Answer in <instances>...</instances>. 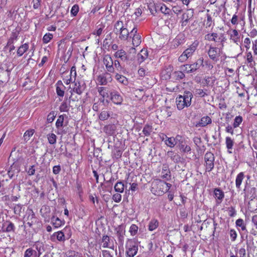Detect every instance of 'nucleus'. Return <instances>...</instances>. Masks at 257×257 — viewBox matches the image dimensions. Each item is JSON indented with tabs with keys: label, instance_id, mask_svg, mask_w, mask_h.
<instances>
[{
	"label": "nucleus",
	"instance_id": "1",
	"mask_svg": "<svg viewBox=\"0 0 257 257\" xmlns=\"http://www.w3.org/2000/svg\"><path fill=\"white\" fill-rule=\"evenodd\" d=\"M193 98L192 93L188 91H185L183 95H179L176 98V103L178 109L181 110L184 107H188L191 104Z\"/></svg>",
	"mask_w": 257,
	"mask_h": 257
},
{
	"label": "nucleus",
	"instance_id": "2",
	"mask_svg": "<svg viewBox=\"0 0 257 257\" xmlns=\"http://www.w3.org/2000/svg\"><path fill=\"white\" fill-rule=\"evenodd\" d=\"M152 191H155V194L161 195L168 192L172 185L161 180H156L152 185Z\"/></svg>",
	"mask_w": 257,
	"mask_h": 257
},
{
	"label": "nucleus",
	"instance_id": "3",
	"mask_svg": "<svg viewBox=\"0 0 257 257\" xmlns=\"http://www.w3.org/2000/svg\"><path fill=\"white\" fill-rule=\"evenodd\" d=\"M125 248L126 257H134L138 252V243L134 239H128L126 242Z\"/></svg>",
	"mask_w": 257,
	"mask_h": 257
},
{
	"label": "nucleus",
	"instance_id": "4",
	"mask_svg": "<svg viewBox=\"0 0 257 257\" xmlns=\"http://www.w3.org/2000/svg\"><path fill=\"white\" fill-rule=\"evenodd\" d=\"M198 46V42L194 41L190 46L187 48L179 57V61L181 62L186 61L189 58L191 57L195 52Z\"/></svg>",
	"mask_w": 257,
	"mask_h": 257
},
{
	"label": "nucleus",
	"instance_id": "5",
	"mask_svg": "<svg viewBox=\"0 0 257 257\" xmlns=\"http://www.w3.org/2000/svg\"><path fill=\"white\" fill-rule=\"evenodd\" d=\"M115 29L116 30V33L119 32V38L120 40L125 41L127 39L130 33L127 29L124 27L122 21H117L115 23Z\"/></svg>",
	"mask_w": 257,
	"mask_h": 257
},
{
	"label": "nucleus",
	"instance_id": "6",
	"mask_svg": "<svg viewBox=\"0 0 257 257\" xmlns=\"http://www.w3.org/2000/svg\"><path fill=\"white\" fill-rule=\"evenodd\" d=\"M177 147L183 153H188L191 151L190 147L187 144L186 141L181 136H176Z\"/></svg>",
	"mask_w": 257,
	"mask_h": 257
},
{
	"label": "nucleus",
	"instance_id": "7",
	"mask_svg": "<svg viewBox=\"0 0 257 257\" xmlns=\"http://www.w3.org/2000/svg\"><path fill=\"white\" fill-rule=\"evenodd\" d=\"M205 162L206 170L207 171H211L214 168V156L211 152H207L204 156Z\"/></svg>",
	"mask_w": 257,
	"mask_h": 257
},
{
	"label": "nucleus",
	"instance_id": "8",
	"mask_svg": "<svg viewBox=\"0 0 257 257\" xmlns=\"http://www.w3.org/2000/svg\"><path fill=\"white\" fill-rule=\"evenodd\" d=\"M113 61L111 57L109 55H104L103 59V63L105 65L106 70L108 72H114Z\"/></svg>",
	"mask_w": 257,
	"mask_h": 257
},
{
	"label": "nucleus",
	"instance_id": "9",
	"mask_svg": "<svg viewBox=\"0 0 257 257\" xmlns=\"http://www.w3.org/2000/svg\"><path fill=\"white\" fill-rule=\"evenodd\" d=\"M131 37L132 38V44L134 47H137L141 44V36L137 33V29L134 27L130 32Z\"/></svg>",
	"mask_w": 257,
	"mask_h": 257
},
{
	"label": "nucleus",
	"instance_id": "10",
	"mask_svg": "<svg viewBox=\"0 0 257 257\" xmlns=\"http://www.w3.org/2000/svg\"><path fill=\"white\" fill-rule=\"evenodd\" d=\"M100 245L104 248H109L114 249V245L113 241L108 235H103L101 238Z\"/></svg>",
	"mask_w": 257,
	"mask_h": 257
},
{
	"label": "nucleus",
	"instance_id": "11",
	"mask_svg": "<svg viewBox=\"0 0 257 257\" xmlns=\"http://www.w3.org/2000/svg\"><path fill=\"white\" fill-rule=\"evenodd\" d=\"M110 99L115 104L120 105L123 101V97L116 90H112L110 92Z\"/></svg>",
	"mask_w": 257,
	"mask_h": 257
},
{
	"label": "nucleus",
	"instance_id": "12",
	"mask_svg": "<svg viewBox=\"0 0 257 257\" xmlns=\"http://www.w3.org/2000/svg\"><path fill=\"white\" fill-rule=\"evenodd\" d=\"M219 51L216 47H210L208 51V54L209 58L214 61L217 62L218 60V58L220 56Z\"/></svg>",
	"mask_w": 257,
	"mask_h": 257
},
{
	"label": "nucleus",
	"instance_id": "13",
	"mask_svg": "<svg viewBox=\"0 0 257 257\" xmlns=\"http://www.w3.org/2000/svg\"><path fill=\"white\" fill-rule=\"evenodd\" d=\"M148 57V52L146 49H142L141 52L138 54L137 56V61L138 64H140L143 62Z\"/></svg>",
	"mask_w": 257,
	"mask_h": 257
},
{
	"label": "nucleus",
	"instance_id": "14",
	"mask_svg": "<svg viewBox=\"0 0 257 257\" xmlns=\"http://www.w3.org/2000/svg\"><path fill=\"white\" fill-rule=\"evenodd\" d=\"M116 235L119 243L122 245L124 241L125 230L121 227H118L116 228Z\"/></svg>",
	"mask_w": 257,
	"mask_h": 257
},
{
	"label": "nucleus",
	"instance_id": "15",
	"mask_svg": "<svg viewBox=\"0 0 257 257\" xmlns=\"http://www.w3.org/2000/svg\"><path fill=\"white\" fill-rule=\"evenodd\" d=\"M230 39L236 44L239 42V33L236 30H232L229 31Z\"/></svg>",
	"mask_w": 257,
	"mask_h": 257
},
{
	"label": "nucleus",
	"instance_id": "16",
	"mask_svg": "<svg viewBox=\"0 0 257 257\" xmlns=\"http://www.w3.org/2000/svg\"><path fill=\"white\" fill-rule=\"evenodd\" d=\"M194 14V10L193 9H189L187 12L182 15L183 24L187 23L188 21L191 19Z\"/></svg>",
	"mask_w": 257,
	"mask_h": 257
},
{
	"label": "nucleus",
	"instance_id": "17",
	"mask_svg": "<svg viewBox=\"0 0 257 257\" xmlns=\"http://www.w3.org/2000/svg\"><path fill=\"white\" fill-rule=\"evenodd\" d=\"M115 58H120L122 60H126L127 59L126 53L124 50L122 49L117 50L114 54Z\"/></svg>",
	"mask_w": 257,
	"mask_h": 257
},
{
	"label": "nucleus",
	"instance_id": "18",
	"mask_svg": "<svg viewBox=\"0 0 257 257\" xmlns=\"http://www.w3.org/2000/svg\"><path fill=\"white\" fill-rule=\"evenodd\" d=\"M113 71L114 72L111 73H114L115 74L116 73H120L123 71V68L118 60H116L113 62Z\"/></svg>",
	"mask_w": 257,
	"mask_h": 257
},
{
	"label": "nucleus",
	"instance_id": "19",
	"mask_svg": "<svg viewBox=\"0 0 257 257\" xmlns=\"http://www.w3.org/2000/svg\"><path fill=\"white\" fill-rule=\"evenodd\" d=\"M235 224L237 227H240L242 231H244L246 233V236L247 237V233L248 232L246 228V225L243 219L241 218L237 219L235 222Z\"/></svg>",
	"mask_w": 257,
	"mask_h": 257
},
{
	"label": "nucleus",
	"instance_id": "20",
	"mask_svg": "<svg viewBox=\"0 0 257 257\" xmlns=\"http://www.w3.org/2000/svg\"><path fill=\"white\" fill-rule=\"evenodd\" d=\"M167 139L165 140V144L170 147V148H173L175 145H176L177 144V141H176V137L175 138L174 137H170L168 138L167 136L166 137Z\"/></svg>",
	"mask_w": 257,
	"mask_h": 257
},
{
	"label": "nucleus",
	"instance_id": "21",
	"mask_svg": "<svg viewBox=\"0 0 257 257\" xmlns=\"http://www.w3.org/2000/svg\"><path fill=\"white\" fill-rule=\"evenodd\" d=\"M212 122L211 119L209 116H206L202 117L199 121L198 125L201 126H205Z\"/></svg>",
	"mask_w": 257,
	"mask_h": 257
},
{
	"label": "nucleus",
	"instance_id": "22",
	"mask_svg": "<svg viewBox=\"0 0 257 257\" xmlns=\"http://www.w3.org/2000/svg\"><path fill=\"white\" fill-rule=\"evenodd\" d=\"M244 177V175L243 172H240L237 175L235 180V186L237 189H240Z\"/></svg>",
	"mask_w": 257,
	"mask_h": 257
},
{
	"label": "nucleus",
	"instance_id": "23",
	"mask_svg": "<svg viewBox=\"0 0 257 257\" xmlns=\"http://www.w3.org/2000/svg\"><path fill=\"white\" fill-rule=\"evenodd\" d=\"M225 144L226 146V148L228 149V152L229 154H231L232 152L230 151V150L232 149L234 145V142L233 140H232L231 138L229 137H226Z\"/></svg>",
	"mask_w": 257,
	"mask_h": 257
},
{
	"label": "nucleus",
	"instance_id": "24",
	"mask_svg": "<svg viewBox=\"0 0 257 257\" xmlns=\"http://www.w3.org/2000/svg\"><path fill=\"white\" fill-rule=\"evenodd\" d=\"M24 257H37V252L32 248H29L25 251Z\"/></svg>",
	"mask_w": 257,
	"mask_h": 257
},
{
	"label": "nucleus",
	"instance_id": "25",
	"mask_svg": "<svg viewBox=\"0 0 257 257\" xmlns=\"http://www.w3.org/2000/svg\"><path fill=\"white\" fill-rule=\"evenodd\" d=\"M29 49V45L27 43L21 46L17 50V54L19 56H22Z\"/></svg>",
	"mask_w": 257,
	"mask_h": 257
},
{
	"label": "nucleus",
	"instance_id": "26",
	"mask_svg": "<svg viewBox=\"0 0 257 257\" xmlns=\"http://www.w3.org/2000/svg\"><path fill=\"white\" fill-rule=\"evenodd\" d=\"M73 92L80 95L83 91V88L79 82H75L74 86L72 88Z\"/></svg>",
	"mask_w": 257,
	"mask_h": 257
},
{
	"label": "nucleus",
	"instance_id": "27",
	"mask_svg": "<svg viewBox=\"0 0 257 257\" xmlns=\"http://www.w3.org/2000/svg\"><path fill=\"white\" fill-rule=\"evenodd\" d=\"M115 78L117 81L123 84L126 85L127 84V79L124 76L120 75L119 73H116L115 75Z\"/></svg>",
	"mask_w": 257,
	"mask_h": 257
},
{
	"label": "nucleus",
	"instance_id": "28",
	"mask_svg": "<svg viewBox=\"0 0 257 257\" xmlns=\"http://www.w3.org/2000/svg\"><path fill=\"white\" fill-rule=\"evenodd\" d=\"M124 184L121 181L117 182L114 187L115 191L118 193H122L124 191Z\"/></svg>",
	"mask_w": 257,
	"mask_h": 257
},
{
	"label": "nucleus",
	"instance_id": "29",
	"mask_svg": "<svg viewBox=\"0 0 257 257\" xmlns=\"http://www.w3.org/2000/svg\"><path fill=\"white\" fill-rule=\"evenodd\" d=\"M159 225V222L156 219H152L151 221L149 222V230L150 231H153L156 229Z\"/></svg>",
	"mask_w": 257,
	"mask_h": 257
},
{
	"label": "nucleus",
	"instance_id": "30",
	"mask_svg": "<svg viewBox=\"0 0 257 257\" xmlns=\"http://www.w3.org/2000/svg\"><path fill=\"white\" fill-rule=\"evenodd\" d=\"M51 222L56 228H58L63 224V222L61 219L54 216L51 218Z\"/></svg>",
	"mask_w": 257,
	"mask_h": 257
},
{
	"label": "nucleus",
	"instance_id": "31",
	"mask_svg": "<svg viewBox=\"0 0 257 257\" xmlns=\"http://www.w3.org/2000/svg\"><path fill=\"white\" fill-rule=\"evenodd\" d=\"M215 197L220 201L224 197V193L220 189L216 188L214 191Z\"/></svg>",
	"mask_w": 257,
	"mask_h": 257
},
{
	"label": "nucleus",
	"instance_id": "32",
	"mask_svg": "<svg viewBox=\"0 0 257 257\" xmlns=\"http://www.w3.org/2000/svg\"><path fill=\"white\" fill-rule=\"evenodd\" d=\"M153 132V127L151 125L146 124L143 128V133L145 136H149Z\"/></svg>",
	"mask_w": 257,
	"mask_h": 257
},
{
	"label": "nucleus",
	"instance_id": "33",
	"mask_svg": "<svg viewBox=\"0 0 257 257\" xmlns=\"http://www.w3.org/2000/svg\"><path fill=\"white\" fill-rule=\"evenodd\" d=\"M59 83V82H58L57 83V87H56V92L57 94L60 96L63 97L64 95V86L63 85L62 83L61 82V86H58Z\"/></svg>",
	"mask_w": 257,
	"mask_h": 257
},
{
	"label": "nucleus",
	"instance_id": "34",
	"mask_svg": "<svg viewBox=\"0 0 257 257\" xmlns=\"http://www.w3.org/2000/svg\"><path fill=\"white\" fill-rule=\"evenodd\" d=\"M97 81L100 85H106L108 80L104 74H101L97 77Z\"/></svg>",
	"mask_w": 257,
	"mask_h": 257
},
{
	"label": "nucleus",
	"instance_id": "35",
	"mask_svg": "<svg viewBox=\"0 0 257 257\" xmlns=\"http://www.w3.org/2000/svg\"><path fill=\"white\" fill-rule=\"evenodd\" d=\"M53 236L54 237H56L57 240L60 241H64L65 240L64 234L61 231L55 232L53 234Z\"/></svg>",
	"mask_w": 257,
	"mask_h": 257
},
{
	"label": "nucleus",
	"instance_id": "36",
	"mask_svg": "<svg viewBox=\"0 0 257 257\" xmlns=\"http://www.w3.org/2000/svg\"><path fill=\"white\" fill-rule=\"evenodd\" d=\"M157 8L162 13L165 15L169 14L171 11L170 9L164 4L158 6Z\"/></svg>",
	"mask_w": 257,
	"mask_h": 257
},
{
	"label": "nucleus",
	"instance_id": "37",
	"mask_svg": "<svg viewBox=\"0 0 257 257\" xmlns=\"http://www.w3.org/2000/svg\"><path fill=\"white\" fill-rule=\"evenodd\" d=\"M35 132L34 130L31 129L27 130L24 135V140L28 141L30 140V138L34 135Z\"/></svg>",
	"mask_w": 257,
	"mask_h": 257
},
{
	"label": "nucleus",
	"instance_id": "38",
	"mask_svg": "<svg viewBox=\"0 0 257 257\" xmlns=\"http://www.w3.org/2000/svg\"><path fill=\"white\" fill-rule=\"evenodd\" d=\"M218 36L217 34L216 33H212V34H208L205 35V39L208 41H213L214 42H217L216 38Z\"/></svg>",
	"mask_w": 257,
	"mask_h": 257
},
{
	"label": "nucleus",
	"instance_id": "39",
	"mask_svg": "<svg viewBox=\"0 0 257 257\" xmlns=\"http://www.w3.org/2000/svg\"><path fill=\"white\" fill-rule=\"evenodd\" d=\"M64 119V115H60V116H59L56 122V126L57 128H59L63 126Z\"/></svg>",
	"mask_w": 257,
	"mask_h": 257
},
{
	"label": "nucleus",
	"instance_id": "40",
	"mask_svg": "<svg viewBox=\"0 0 257 257\" xmlns=\"http://www.w3.org/2000/svg\"><path fill=\"white\" fill-rule=\"evenodd\" d=\"M110 116V114L107 111L103 110L99 114V118L101 120H106Z\"/></svg>",
	"mask_w": 257,
	"mask_h": 257
},
{
	"label": "nucleus",
	"instance_id": "41",
	"mask_svg": "<svg viewBox=\"0 0 257 257\" xmlns=\"http://www.w3.org/2000/svg\"><path fill=\"white\" fill-rule=\"evenodd\" d=\"M246 59L247 63L248 64H249L250 65H252L254 61H253L252 55V53L251 52H250V51L248 52V51H246Z\"/></svg>",
	"mask_w": 257,
	"mask_h": 257
},
{
	"label": "nucleus",
	"instance_id": "42",
	"mask_svg": "<svg viewBox=\"0 0 257 257\" xmlns=\"http://www.w3.org/2000/svg\"><path fill=\"white\" fill-rule=\"evenodd\" d=\"M48 142L50 144H54L56 142L57 137L54 134H49L47 136Z\"/></svg>",
	"mask_w": 257,
	"mask_h": 257
},
{
	"label": "nucleus",
	"instance_id": "43",
	"mask_svg": "<svg viewBox=\"0 0 257 257\" xmlns=\"http://www.w3.org/2000/svg\"><path fill=\"white\" fill-rule=\"evenodd\" d=\"M170 171L169 170L163 169L161 177L166 180H169L170 179Z\"/></svg>",
	"mask_w": 257,
	"mask_h": 257
},
{
	"label": "nucleus",
	"instance_id": "44",
	"mask_svg": "<svg viewBox=\"0 0 257 257\" xmlns=\"http://www.w3.org/2000/svg\"><path fill=\"white\" fill-rule=\"evenodd\" d=\"M242 121V117L239 115L235 117L233 126L234 128L237 127Z\"/></svg>",
	"mask_w": 257,
	"mask_h": 257
},
{
	"label": "nucleus",
	"instance_id": "45",
	"mask_svg": "<svg viewBox=\"0 0 257 257\" xmlns=\"http://www.w3.org/2000/svg\"><path fill=\"white\" fill-rule=\"evenodd\" d=\"M57 114L55 111L50 112L47 116V120L48 123H51L56 117Z\"/></svg>",
	"mask_w": 257,
	"mask_h": 257
},
{
	"label": "nucleus",
	"instance_id": "46",
	"mask_svg": "<svg viewBox=\"0 0 257 257\" xmlns=\"http://www.w3.org/2000/svg\"><path fill=\"white\" fill-rule=\"evenodd\" d=\"M23 209L22 205L19 204L16 205L14 207V211L15 214L20 215Z\"/></svg>",
	"mask_w": 257,
	"mask_h": 257
},
{
	"label": "nucleus",
	"instance_id": "47",
	"mask_svg": "<svg viewBox=\"0 0 257 257\" xmlns=\"http://www.w3.org/2000/svg\"><path fill=\"white\" fill-rule=\"evenodd\" d=\"M53 38V35L51 33H46L43 38V42L45 44L49 43Z\"/></svg>",
	"mask_w": 257,
	"mask_h": 257
},
{
	"label": "nucleus",
	"instance_id": "48",
	"mask_svg": "<svg viewBox=\"0 0 257 257\" xmlns=\"http://www.w3.org/2000/svg\"><path fill=\"white\" fill-rule=\"evenodd\" d=\"M79 10V8L78 5H74L71 8V10L70 11L71 15L73 17H75Z\"/></svg>",
	"mask_w": 257,
	"mask_h": 257
},
{
	"label": "nucleus",
	"instance_id": "49",
	"mask_svg": "<svg viewBox=\"0 0 257 257\" xmlns=\"http://www.w3.org/2000/svg\"><path fill=\"white\" fill-rule=\"evenodd\" d=\"M138 231V227L136 224H132L130 228V232L133 236L135 235Z\"/></svg>",
	"mask_w": 257,
	"mask_h": 257
},
{
	"label": "nucleus",
	"instance_id": "50",
	"mask_svg": "<svg viewBox=\"0 0 257 257\" xmlns=\"http://www.w3.org/2000/svg\"><path fill=\"white\" fill-rule=\"evenodd\" d=\"M66 257H82L81 254L75 251L70 250L66 252Z\"/></svg>",
	"mask_w": 257,
	"mask_h": 257
},
{
	"label": "nucleus",
	"instance_id": "51",
	"mask_svg": "<svg viewBox=\"0 0 257 257\" xmlns=\"http://www.w3.org/2000/svg\"><path fill=\"white\" fill-rule=\"evenodd\" d=\"M195 95L196 96L204 97L207 94L202 89H196L195 91Z\"/></svg>",
	"mask_w": 257,
	"mask_h": 257
},
{
	"label": "nucleus",
	"instance_id": "52",
	"mask_svg": "<svg viewBox=\"0 0 257 257\" xmlns=\"http://www.w3.org/2000/svg\"><path fill=\"white\" fill-rule=\"evenodd\" d=\"M182 71L186 72L188 73L193 72L191 68L190 64H186L181 67Z\"/></svg>",
	"mask_w": 257,
	"mask_h": 257
},
{
	"label": "nucleus",
	"instance_id": "53",
	"mask_svg": "<svg viewBox=\"0 0 257 257\" xmlns=\"http://www.w3.org/2000/svg\"><path fill=\"white\" fill-rule=\"evenodd\" d=\"M59 109L61 112H67L69 110L68 106L66 102H63L59 107Z\"/></svg>",
	"mask_w": 257,
	"mask_h": 257
},
{
	"label": "nucleus",
	"instance_id": "54",
	"mask_svg": "<svg viewBox=\"0 0 257 257\" xmlns=\"http://www.w3.org/2000/svg\"><path fill=\"white\" fill-rule=\"evenodd\" d=\"M251 40L249 38H246L244 40L243 46L246 48V51H247L250 47Z\"/></svg>",
	"mask_w": 257,
	"mask_h": 257
},
{
	"label": "nucleus",
	"instance_id": "55",
	"mask_svg": "<svg viewBox=\"0 0 257 257\" xmlns=\"http://www.w3.org/2000/svg\"><path fill=\"white\" fill-rule=\"evenodd\" d=\"M174 75L175 78L178 80L182 79L185 77V74L182 71L175 72Z\"/></svg>",
	"mask_w": 257,
	"mask_h": 257
},
{
	"label": "nucleus",
	"instance_id": "56",
	"mask_svg": "<svg viewBox=\"0 0 257 257\" xmlns=\"http://www.w3.org/2000/svg\"><path fill=\"white\" fill-rule=\"evenodd\" d=\"M227 210L228 211V215L230 217H233L236 214L234 207L232 206L228 207Z\"/></svg>",
	"mask_w": 257,
	"mask_h": 257
},
{
	"label": "nucleus",
	"instance_id": "57",
	"mask_svg": "<svg viewBox=\"0 0 257 257\" xmlns=\"http://www.w3.org/2000/svg\"><path fill=\"white\" fill-rule=\"evenodd\" d=\"M172 11L175 14L178 15L182 12V9L180 6H174L172 7Z\"/></svg>",
	"mask_w": 257,
	"mask_h": 257
},
{
	"label": "nucleus",
	"instance_id": "58",
	"mask_svg": "<svg viewBox=\"0 0 257 257\" xmlns=\"http://www.w3.org/2000/svg\"><path fill=\"white\" fill-rule=\"evenodd\" d=\"M113 200L116 202H119L121 200V195L119 193L114 194L112 196Z\"/></svg>",
	"mask_w": 257,
	"mask_h": 257
},
{
	"label": "nucleus",
	"instance_id": "59",
	"mask_svg": "<svg viewBox=\"0 0 257 257\" xmlns=\"http://www.w3.org/2000/svg\"><path fill=\"white\" fill-rule=\"evenodd\" d=\"M215 79L214 77H208L205 78L206 85H209L213 84L215 81Z\"/></svg>",
	"mask_w": 257,
	"mask_h": 257
},
{
	"label": "nucleus",
	"instance_id": "60",
	"mask_svg": "<svg viewBox=\"0 0 257 257\" xmlns=\"http://www.w3.org/2000/svg\"><path fill=\"white\" fill-rule=\"evenodd\" d=\"M229 235L232 241H234L237 237V233L234 229H231L229 232Z\"/></svg>",
	"mask_w": 257,
	"mask_h": 257
},
{
	"label": "nucleus",
	"instance_id": "61",
	"mask_svg": "<svg viewBox=\"0 0 257 257\" xmlns=\"http://www.w3.org/2000/svg\"><path fill=\"white\" fill-rule=\"evenodd\" d=\"M238 16L236 14H234L231 20V24L233 25H237L238 24Z\"/></svg>",
	"mask_w": 257,
	"mask_h": 257
},
{
	"label": "nucleus",
	"instance_id": "62",
	"mask_svg": "<svg viewBox=\"0 0 257 257\" xmlns=\"http://www.w3.org/2000/svg\"><path fill=\"white\" fill-rule=\"evenodd\" d=\"M106 89L103 87H101L98 88V92L100 95L102 96L103 97L105 96V94L106 93L105 92Z\"/></svg>",
	"mask_w": 257,
	"mask_h": 257
},
{
	"label": "nucleus",
	"instance_id": "63",
	"mask_svg": "<svg viewBox=\"0 0 257 257\" xmlns=\"http://www.w3.org/2000/svg\"><path fill=\"white\" fill-rule=\"evenodd\" d=\"M61 170V168L60 166H55L53 168V173L54 174H58Z\"/></svg>",
	"mask_w": 257,
	"mask_h": 257
},
{
	"label": "nucleus",
	"instance_id": "64",
	"mask_svg": "<svg viewBox=\"0 0 257 257\" xmlns=\"http://www.w3.org/2000/svg\"><path fill=\"white\" fill-rule=\"evenodd\" d=\"M103 257H113L110 254V252L107 250H104L102 251Z\"/></svg>",
	"mask_w": 257,
	"mask_h": 257
}]
</instances>
